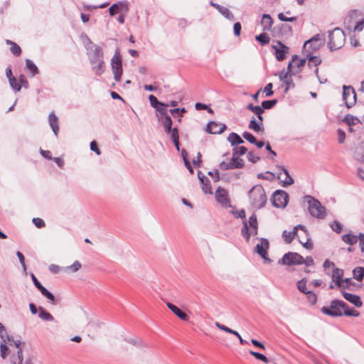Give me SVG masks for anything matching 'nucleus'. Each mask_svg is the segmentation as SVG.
<instances>
[{
    "label": "nucleus",
    "mask_w": 364,
    "mask_h": 364,
    "mask_svg": "<svg viewBox=\"0 0 364 364\" xmlns=\"http://www.w3.org/2000/svg\"><path fill=\"white\" fill-rule=\"evenodd\" d=\"M292 75V72H289V70L287 69V71L285 70H282L280 74H279V80L281 81H282L283 82H287V80L289 78V77H291Z\"/></svg>",
    "instance_id": "obj_44"
},
{
    "label": "nucleus",
    "mask_w": 364,
    "mask_h": 364,
    "mask_svg": "<svg viewBox=\"0 0 364 364\" xmlns=\"http://www.w3.org/2000/svg\"><path fill=\"white\" fill-rule=\"evenodd\" d=\"M7 350H8V347L6 345V343H1L0 345V352H1V356L2 357V358L4 359L7 356Z\"/></svg>",
    "instance_id": "obj_56"
},
{
    "label": "nucleus",
    "mask_w": 364,
    "mask_h": 364,
    "mask_svg": "<svg viewBox=\"0 0 364 364\" xmlns=\"http://www.w3.org/2000/svg\"><path fill=\"white\" fill-rule=\"evenodd\" d=\"M198 178L202 184V189L205 193H212L211 186L210 181L204 175H202L200 172L198 173Z\"/></svg>",
    "instance_id": "obj_23"
},
{
    "label": "nucleus",
    "mask_w": 364,
    "mask_h": 364,
    "mask_svg": "<svg viewBox=\"0 0 364 364\" xmlns=\"http://www.w3.org/2000/svg\"><path fill=\"white\" fill-rule=\"evenodd\" d=\"M272 83H268L264 88V92H265L266 94V96L267 97H270L273 94V91L272 90Z\"/></svg>",
    "instance_id": "obj_63"
},
{
    "label": "nucleus",
    "mask_w": 364,
    "mask_h": 364,
    "mask_svg": "<svg viewBox=\"0 0 364 364\" xmlns=\"http://www.w3.org/2000/svg\"><path fill=\"white\" fill-rule=\"evenodd\" d=\"M305 201L308 203L310 215L318 219H324L326 216V210L321 203L311 196H305Z\"/></svg>",
    "instance_id": "obj_4"
},
{
    "label": "nucleus",
    "mask_w": 364,
    "mask_h": 364,
    "mask_svg": "<svg viewBox=\"0 0 364 364\" xmlns=\"http://www.w3.org/2000/svg\"><path fill=\"white\" fill-rule=\"evenodd\" d=\"M85 46L92 66V70L96 75L100 76L105 71V62L102 48L93 43L90 39H87V43H85Z\"/></svg>",
    "instance_id": "obj_1"
},
{
    "label": "nucleus",
    "mask_w": 364,
    "mask_h": 364,
    "mask_svg": "<svg viewBox=\"0 0 364 364\" xmlns=\"http://www.w3.org/2000/svg\"><path fill=\"white\" fill-rule=\"evenodd\" d=\"M338 142L340 144H343L344 141H345V139H346V133L341 130V129H338Z\"/></svg>",
    "instance_id": "obj_61"
},
{
    "label": "nucleus",
    "mask_w": 364,
    "mask_h": 364,
    "mask_svg": "<svg viewBox=\"0 0 364 364\" xmlns=\"http://www.w3.org/2000/svg\"><path fill=\"white\" fill-rule=\"evenodd\" d=\"M16 255L20 261L21 264L22 265L23 270L26 271V264H25V258H24L23 255L21 252L18 251L16 252Z\"/></svg>",
    "instance_id": "obj_60"
},
{
    "label": "nucleus",
    "mask_w": 364,
    "mask_h": 364,
    "mask_svg": "<svg viewBox=\"0 0 364 364\" xmlns=\"http://www.w3.org/2000/svg\"><path fill=\"white\" fill-rule=\"evenodd\" d=\"M122 65V58L118 51H116L111 60V65Z\"/></svg>",
    "instance_id": "obj_46"
},
{
    "label": "nucleus",
    "mask_w": 364,
    "mask_h": 364,
    "mask_svg": "<svg viewBox=\"0 0 364 364\" xmlns=\"http://www.w3.org/2000/svg\"><path fill=\"white\" fill-rule=\"evenodd\" d=\"M345 122L350 127L349 130L351 132L352 129L350 128V127L358 123L359 120L358 118L354 117L352 115L348 114L345 117Z\"/></svg>",
    "instance_id": "obj_37"
},
{
    "label": "nucleus",
    "mask_w": 364,
    "mask_h": 364,
    "mask_svg": "<svg viewBox=\"0 0 364 364\" xmlns=\"http://www.w3.org/2000/svg\"><path fill=\"white\" fill-rule=\"evenodd\" d=\"M256 40L259 41L262 45H266L269 43L270 38L267 33H262L256 36Z\"/></svg>",
    "instance_id": "obj_36"
},
{
    "label": "nucleus",
    "mask_w": 364,
    "mask_h": 364,
    "mask_svg": "<svg viewBox=\"0 0 364 364\" xmlns=\"http://www.w3.org/2000/svg\"><path fill=\"white\" fill-rule=\"evenodd\" d=\"M306 60V58L299 59L296 55H294L288 64L287 69L289 72H292V75H296L301 70Z\"/></svg>",
    "instance_id": "obj_12"
},
{
    "label": "nucleus",
    "mask_w": 364,
    "mask_h": 364,
    "mask_svg": "<svg viewBox=\"0 0 364 364\" xmlns=\"http://www.w3.org/2000/svg\"><path fill=\"white\" fill-rule=\"evenodd\" d=\"M249 202L255 209H261L267 203V196L262 185H255L248 191Z\"/></svg>",
    "instance_id": "obj_3"
},
{
    "label": "nucleus",
    "mask_w": 364,
    "mask_h": 364,
    "mask_svg": "<svg viewBox=\"0 0 364 364\" xmlns=\"http://www.w3.org/2000/svg\"><path fill=\"white\" fill-rule=\"evenodd\" d=\"M343 297L356 307L362 306V301L359 296L342 291Z\"/></svg>",
    "instance_id": "obj_19"
},
{
    "label": "nucleus",
    "mask_w": 364,
    "mask_h": 364,
    "mask_svg": "<svg viewBox=\"0 0 364 364\" xmlns=\"http://www.w3.org/2000/svg\"><path fill=\"white\" fill-rule=\"evenodd\" d=\"M48 122L54 134L57 136L59 131L58 119L53 112L50 113L48 116Z\"/></svg>",
    "instance_id": "obj_22"
},
{
    "label": "nucleus",
    "mask_w": 364,
    "mask_h": 364,
    "mask_svg": "<svg viewBox=\"0 0 364 364\" xmlns=\"http://www.w3.org/2000/svg\"><path fill=\"white\" fill-rule=\"evenodd\" d=\"M325 43V38L323 35L316 34L304 43L303 51L306 55L312 54L318 50Z\"/></svg>",
    "instance_id": "obj_6"
},
{
    "label": "nucleus",
    "mask_w": 364,
    "mask_h": 364,
    "mask_svg": "<svg viewBox=\"0 0 364 364\" xmlns=\"http://www.w3.org/2000/svg\"><path fill=\"white\" fill-rule=\"evenodd\" d=\"M277 103L276 100H265L262 102V107L264 109H271Z\"/></svg>",
    "instance_id": "obj_47"
},
{
    "label": "nucleus",
    "mask_w": 364,
    "mask_h": 364,
    "mask_svg": "<svg viewBox=\"0 0 364 364\" xmlns=\"http://www.w3.org/2000/svg\"><path fill=\"white\" fill-rule=\"evenodd\" d=\"M168 106V105L163 103V105H158L155 109L160 113L161 117L168 116L166 113V107Z\"/></svg>",
    "instance_id": "obj_53"
},
{
    "label": "nucleus",
    "mask_w": 364,
    "mask_h": 364,
    "mask_svg": "<svg viewBox=\"0 0 364 364\" xmlns=\"http://www.w3.org/2000/svg\"><path fill=\"white\" fill-rule=\"evenodd\" d=\"M328 38V46L331 51L341 48L346 41L344 32L339 28H335L329 31Z\"/></svg>",
    "instance_id": "obj_5"
},
{
    "label": "nucleus",
    "mask_w": 364,
    "mask_h": 364,
    "mask_svg": "<svg viewBox=\"0 0 364 364\" xmlns=\"http://www.w3.org/2000/svg\"><path fill=\"white\" fill-rule=\"evenodd\" d=\"M297 288L299 290L304 294L307 293L309 291L307 290L306 283L301 280L297 282Z\"/></svg>",
    "instance_id": "obj_57"
},
{
    "label": "nucleus",
    "mask_w": 364,
    "mask_h": 364,
    "mask_svg": "<svg viewBox=\"0 0 364 364\" xmlns=\"http://www.w3.org/2000/svg\"><path fill=\"white\" fill-rule=\"evenodd\" d=\"M112 73L114 74V78L115 81L119 82L121 79V76L122 75V65H111Z\"/></svg>",
    "instance_id": "obj_32"
},
{
    "label": "nucleus",
    "mask_w": 364,
    "mask_h": 364,
    "mask_svg": "<svg viewBox=\"0 0 364 364\" xmlns=\"http://www.w3.org/2000/svg\"><path fill=\"white\" fill-rule=\"evenodd\" d=\"M166 306L179 318H181L183 321H188V318L186 314L182 311L176 306L173 305L171 302H167Z\"/></svg>",
    "instance_id": "obj_21"
},
{
    "label": "nucleus",
    "mask_w": 364,
    "mask_h": 364,
    "mask_svg": "<svg viewBox=\"0 0 364 364\" xmlns=\"http://www.w3.org/2000/svg\"><path fill=\"white\" fill-rule=\"evenodd\" d=\"M48 269L53 274H58L60 270H62V268L57 264H52L48 267Z\"/></svg>",
    "instance_id": "obj_62"
},
{
    "label": "nucleus",
    "mask_w": 364,
    "mask_h": 364,
    "mask_svg": "<svg viewBox=\"0 0 364 364\" xmlns=\"http://www.w3.org/2000/svg\"><path fill=\"white\" fill-rule=\"evenodd\" d=\"M26 68L31 71L32 73V76H34L38 73V70L36 65L33 63V62L29 59L26 60Z\"/></svg>",
    "instance_id": "obj_35"
},
{
    "label": "nucleus",
    "mask_w": 364,
    "mask_h": 364,
    "mask_svg": "<svg viewBox=\"0 0 364 364\" xmlns=\"http://www.w3.org/2000/svg\"><path fill=\"white\" fill-rule=\"evenodd\" d=\"M211 6L216 8L219 12L223 15L226 18L232 20L234 18V16L232 12L227 8L220 6L219 4H215L213 2L210 3Z\"/></svg>",
    "instance_id": "obj_24"
},
{
    "label": "nucleus",
    "mask_w": 364,
    "mask_h": 364,
    "mask_svg": "<svg viewBox=\"0 0 364 364\" xmlns=\"http://www.w3.org/2000/svg\"><path fill=\"white\" fill-rule=\"evenodd\" d=\"M278 18L282 21L293 22L295 21L297 18L296 16L287 17L283 13H279L278 14Z\"/></svg>",
    "instance_id": "obj_49"
},
{
    "label": "nucleus",
    "mask_w": 364,
    "mask_h": 364,
    "mask_svg": "<svg viewBox=\"0 0 364 364\" xmlns=\"http://www.w3.org/2000/svg\"><path fill=\"white\" fill-rule=\"evenodd\" d=\"M170 112L173 116H175L176 114H178L179 116H182V114L183 113L186 112V109L184 107L181 108V109L176 108V109H171Z\"/></svg>",
    "instance_id": "obj_59"
},
{
    "label": "nucleus",
    "mask_w": 364,
    "mask_h": 364,
    "mask_svg": "<svg viewBox=\"0 0 364 364\" xmlns=\"http://www.w3.org/2000/svg\"><path fill=\"white\" fill-rule=\"evenodd\" d=\"M343 270L340 268L335 267L332 269L331 276L332 282L335 283V286H341V281L343 279Z\"/></svg>",
    "instance_id": "obj_20"
},
{
    "label": "nucleus",
    "mask_w": 364,
    "mask_h": 364,
    "mask_svg": "<svg viewBox=\"0 0 364 364\" xmlns=\"http://www.w3.org/2000/svg\"><path fill=\"white\" fill-rule=\"evenodd\" d=\"M341 286H337V287H338L341 291H343L345 289H347L349 287V286L352 283V279L350 278H346V279H341Z\"/></svg>",
    "instance_id": "obj_41"
},
{
    "label": "nucleus",
    "mask_w": 364,
    "mask_h": 364,
    "mask_svg": "<svg viewBox=\"0 0 364 364\" xmlns=\"http://www.w3.org/2000/svg\"><path fill=\"white\" fill-rule=\"evenodd\" d=\"M249 228H254L258 227L257 220L255 215L250 217L248 222H247Z\"/></svg>",
    "instance_id": "obj_45"
},
{
    "label": "nucleus",
    "mask_w": 364,
    "mask_h": 364,
    "mask_svg": "<svg viewBox=\"0 0 364 364\" xmlns=\"http://www.w3.org/2000/svg\"><path fill=\"white\" fill-rule=\"evenodd\" d=\"M353 278L360 282L364 277V267H358L353 271Z\"/></svg>",
    "instance_id": "obj_33"
},
{
    "label": "nucleus",
    "mask_w": 364,
    "mask_h": 364,
    "mask_svg": "<svg viewBox=\"0 0 364 364\" xmlns=\"http://www.w3.org/2000/svg\"><path fill=\"white\" fill-rule=\"evenodd\" d=\"M272 47L274 50L277 60L282 61L288 53L289 48L279 41L276 42V44L272 45Z\"/></svg>",
    "instance_id": "obj_13"
},
{
    "label": "nucleus",
    "mask_w": 364,
    "mask_h": 364,
    "mask_svg": "<svg viewBox=\"0 0 364 364\" xmlns=\"http://www.w3.org/2000/svg\"><path fill=\"white\" fill-rule=\"evenodd\" d=\"M289 196L282 190L276 191L272 198V203L274 207L284 208L288 203Z\"/></svg>",
    "instance_id": "obj_8"
},
{
    "label": "nucleus",
    "mask_w": 364,
    "mask_h": 364,
    "mask_svg": "<svg viewBox=\"0 0 364 364\" xmlns=\"http://www.w3.org/2000/svg\"><path fill=\"white\" fill-rule=\"evenodd\" d=\"M10 50L11 52L15 55H19L21 53V49L20 46L17 45L16 43H12Z\"/></svg>",
    "instance_id": "obj_55"
},
{
    "label": "nucleus",
    "mask_w": 364,
    "mask_h": 364,
    "mask_svg": "<svg viewBox=\"0 0 364 364\" xmlns=\"http://www.w3.org/2000/svg\"><path fill=\"white\" fill-rule=\"evenodd\" d=\"M342 240L350 245L355 244L358 241H360V234L358 235H354L351 234H346L342 236Z\"/></svg>",
    "instance_id": "obj_28"
},
{
    "label": "nucleus",
    "mask_w": 364,
    "mask_h": 364,
    "mask_svg": "<svg viewBox=\"0 0 364 364\" xmlns=\"http://www.w3.org/2000/svg\"><path fill=\"white\" fill-rule=\"evenodd\" d=\"M343 100L345 101L347 107L350 108L355 105L356 95L353 88L350 86H343Z\"/></svg>",
    "instance_id": "obj_11"
},
{
    "label": "nucleus",
    "mask_w": 364,
    "mask_h": 364,
    "mask_svg": "<svg viewBox=\"0 0 364 364\" xmlns=\"http://www.w3.org/2000/svg\"><path fill=\"white\" fill-rule=\"evenodd\" d=\"M241 233L242 236L245 238L246 241L248 242L250 240L251 233L249 232V228L247 226V223L246 221L244 222Z\"/></svg>",
    "instance_id": "obj_39"
},
{
    "label": "nucleus",
    "mask_w": 364,
    "mask_h": 364,
    "mask_svg": "<svg viewBox=\"0 0 364 364\" xmlns=\"http://www.w3.org/2000/svg\"><path fill=\"white\" fill-rule=\"evenodd\" d=\"M247 149L246 147L242 146H237L233 149L232 156L239 157L240 156H242V155L245 154L247 153Z\"/></svg>",
    "instance_id": "obj_38"
},
{
    "label": "nucleus",
    "mask_w": 364,
    "mask_h": 364,
    "mask_svg": "<svg viewBox=\"0 0 364 364\" xmlns=\"http://www.w3.org/2000/svg\"><path fill=\"white\" fill-rule=\"evenodd\" d=\"M323 267L324 269L326 270V274L328 275H330L331 274L328 272V269L330 268H331L333 269L336 267L335 264L328 259H326L324 261Z\"/></svg>",
    "instance_id": "obj_50"
},
{
    "label": "nucleus",
    "mask_w": 364,
    "mask_h": 364,
    "mask_svg": "<svg viewBox=\"0 0 364 364\" xmlns=\"http://www.w3.org/2000/svg\"><path fill=\"white\" fill-rule=\"evenodd\" d=\"M304 258L301 255L296 252H288L284 255L280 263L284 265H295L303 264Z\"/></svg>",
    "instance_id": "obj_10"
},
{
    "label": "nucleus",
    "mask_w": 364,
    "mask_h": 364,
    "mask_svg": "<svg viewBox=\"0 0 364 364\" xmlns=\"http://www.w3.org/2000/svg\"><path fill=\"white\" fill-rule=\"evenodd\" d=\"M38 317L46 321H53L54 317L47 311H46L43 307L40 306L38 308Z\"/></svg>",
    "instance_id": "obj_29"
},
{
    "label": "nucleus",
    "mask_w": 364,
    "mask_h": 364,
    "mask_svg": "<svg viewBox=\"0 0 364 364\" xmlns=\"http://www.w3.org/2000/svg\"><path fill=\"white\" fill-rule=\"evenodd\" d=\"M122 10H124L126 12L128 11L129 6L127 1H119L112 4L109 9V12L110 16H113Z\"/></svg>",
    "instance_id": "obj_17"
},
{
    "label": "nucleus",
    "mask_w": 364,
    "mask_h": 364,
    "mask_svg": "<svg viewBox=\"0 0 364 364\" xmlns=\"http://www.w3.org/2000/svg\"><path fill=\"white\" fill-rule=\"evenodd\" d=\"M306 58L309 60V65H310V63H312L315 66H317L321 63V60L320 58L311 55V54L309 55H306Z\"/></svg>",
    "instance_id": "obj_43"
},
{
    "label": "nucleus",
    "mask_w": 364,
    "mask_h": 364,
    "mask_svg": "<svg viewBox=\"0 0 364 364\" xmlns=\"http://www.w3.org/2000/svg\"><path fill=\"white\" fill-rule=\"evenodd\" d=\"M248 128L256 132L264 131V127H262V124L257 122L255 117H252V119L250 120Z\"/></svg>",
    "instance_id": "obj_31"
},
{
    "label": "nucleus",
    "mask_w": 364,
    "mask_h": 364,
    "mask_svg": "<svg viewBox=\"0 0 364 364\" xmlns=\"http://www.w3.org/2000/svg\"><path fill=\"white\" fill-rule=\"evenodd\" d=\"M242 136L244 137V139H245L247 141H248L251 144L256 143L255 137L250 132H245L242 134Z\"/></svg>",
    "instance_id": "obj_54"
},
{
    "label": "nucleus",
    "mask_w": 364,
    "mask_h": 364,
    "mask_svg": "<svg viewBox=\"0 0 364 364\" xmlns=\"http://www.w3.org/2000/svg\"><path fill=\"white\" fill-rule=\"evenodd\" d=\"M228 141L231 144L232 146L240 144L244 142L242 139L237 134L234 132L229 134Z\"/></svg>",
    "instance_id": "obj_30"
},
{
    "label": "nucleus",
    "mask_w": 364,
    "mask_h": 364,
    "mask_svg": "<svg viewBox=\"0 0 364 364\" xmlns=\"http://www.w3.org/2000/svg\"><path fill=\"white\" fill-rule=\"evenodd\" d=\"M306 294L307 295V299H308L309 302L311 305L314 304L316 302L317 296L311 291H309L307 293H306Z\"/></svg>",
    "instance_id": "obj_51"
},
{
    "label": "nucleus",
    "mask_w": 364,
    "mask_h": 364,
    "mask_svg": "<svg viewBox=\"0 0 364 364\" xmlns=\"http://www.w3.org/2000/svg\"><path fill=\"white\" fill-rule=\"evenodd\" d=\"M259 242L255 247V252L258 254L264 260V263L269 264L272 260L267 257V250L269 247V242L266 238H259Z\"/></svg>",
    "instance_id": "obj_7"
},
{
    "label": "nucleus",
    "mask_w": 364,
    "mask_h": 364,
    "mask_svg": "<svg viewBox=\"0 0 364 364\" xmlns=\"http://www.w3.org/2000/svg\"><path fill=\"white\" fill-rule=\"evenodd\" d=\"M215 199L217 202L224 208L231 207L230 198L228 191L222 187H218L215 191Z\"/></svg>",
    "instance_id": "obj_9"
},
{
    "label": "nucleus",
    "mask_w": 364,
    "mask_h": 364,
    "mask_svg": "<svg viewBox=\"0 0 364 364\" xmlns=\"http://www.w3.org/2000/svg\"><path fill=\"white\" fill-rule=\"evenodd\" d=\"M31 279L33 282L35 287L41 291V293L46 297L49 301H52L54 304L55 296L53 294L48 291L36 279L33 274H31Z\"/></svg>",
    "instance_id": "obj_15"
},
{
    "label": "nucleus",
    "mask_w": 364,
    "mask_h": 364,
    "mask_svg": "<svg viewBox=\"0 0 364 364\" xmlns=\"http://www.w3.org/2000/svg\"><path fill=\"white\" fill-rule=\"evenodd\" d=\"M149 100L151 105L154 108L157 107L158 105H163V103L159 102L157 98L152 95L149 96Z\"/></svg>",
    "instance_id": "obj_52"
},
{
    "label": "nucleus",
    "mask_w": 364,
    "mask_h": 364,
    "mask_svg": "<svg viewBox=\"0 0 364 364\" xmlns=\"http://www.w3.org/2000/svg\"><path fill=\"white\" fill-rule=\"evenodd\" d=\"M330 227L333 231H335L337 233H340L343 230L342 224L337 220H334L333 223H331L330 224Z\"/></svg>",
    "instance_id": "obj_40"
},
{
    "label": "nucleus",
    "mask_w": 364,
    "mask_h": 364,
    "mask_svg": "<svg viewBox=\"0 0 364 364\" xmlns=\"http://www.w3.org/2000/svg\"><path fill=\"white\" fill-rule=\"evenodd\" d=\"M32 221L34 223V225L38 228H43L45 226V222L39 218H33Z\"/></svg>",
    "instance_id": "obj_58"
},
{
    "label": "nucleus",
    "mask_w": 364,
    "mask_h": 364,
    "mask_svg": "<svg viewBox=\"0 0 364 364\" xmlns=\"http://www.w3.org/2000/svg\"><path fill=\"white\" fill-rule=\"evenodd\" d=\"M250 354H251L252 355H253L257 359L260 360H262V362H264L265 363H267L269 362V360L267 359V358L265 355H264L263 354H262V353L250 350Z\"/></svg>",
    "instance_id": "obj_42"
},
{
    "label": "nucleus",
    "mask_w": 364,
    "mask_h": 364,
    "mask_svg": "<svg viewBox=\"0 0 364 364\" xmlns=\"http://www.w3.org/2000/svg\"><path fill=\"white\" fill-rule=\"evenodd\" d=\"M278 168L280 170L278 173V178L283 183V186L292 185L294 181L289 171L284 166H279Z\"/></svg>",
    "instance_id": "obj_14"
},
{
    "label": "nucleus",
    "mask_w": 364,
    "mask_h": 364,
    "mask_svg": "<svg viewBox=\"0 0 364 364\" xmlns=\"http://www.w3.org/2000/svg\"><path fill=\"white\" fill-rule=\"evenodd\" d=\"M226 129L223 124L210 122L206 126V131L212 134H221Z\"/></svg>",
    "instance_id": "obj_16"
},
{
    "label": "nucleus",
    "mask_w": 364,
    "mask_h": 364,
    "mask_svg": "<svg viewBox=\"0 0 364 364\" xmlns=\"http://www.w3.org/2000/svg\"><path fill=\"white\" fill-rule=\"evenodd\" d=\"M219 166H220V169H222V170L232 169V164L230 163V161H229V162L222 161Z\"/></svg>",
    "instance_id": "obj_64"
},
{
    "label": "nucleus",
    "mask_w": 364,
    "mask_h": 364,
    "mask_svg": "<svg viewBox=\"0 0 364 364\" xmlns=\"http://www.w3.org/2000/svg\"><path fill=\"white\" fill-rule=\"evenodd\" d=\"M159 120L161 122L164 127V130L167 134H170L172 127V120L169 116L160 117Z\"/></svg>",
    "instance_id": "obj_27"
},
{
    "label": "nucleus",
    "mask_w": 364,
    "mask_h": 364,
    "mask_svg": "<svg viewBox=\"0 0 364 364\" xmlns=\"http://www.w3.org/2000/svg\"><path fill=\"white\" fill-rule=\"evenodd\" d=\"M9 84L11 87L15 90V91H20L21 86L17 82L16 79L14 77L12 78H10L9 80Z\"/></svg>",
    "instance_id": "obj_48"
},
{
    "label": "nucleus",
    "mask_w": 364,
    "mask_h": 364,
    "mask_svg": "<svg viewBox=\"0 0 364 364\" xmlns=\"http://www.w3.org/2000/svg\"><path fill=\"white\" fill-rule=\"evenodd\" d=\"M82 267L81 263L76 260L71 265L62 268V270L67 274L75 273L77 272Z\"/></svg>",
    "instance_id": "obj_25"
},
{
    "label": "nucleus",
    "mask_w": 364,
    "mask_h": 364,
    "mask_svg": "<svg viewBox=\"0 0 364 364\" xmlns=\"http://www.w3.org/2000/svg\"><path fill=\"white\" fill-rule=\"evenodd\" d=\"M299 228H300L304 231V227L301 225H298L295 226L292 231H287V230L283 231L282 237L287 243H291L292 242V240H294V238L295 237V236L296 235V232Z\"/></svg>",
    "instance_id": "obj_18"
},
{
    "label": "nucleus",
    "mask_w": 364,
    "mask_h": 364,
    "mask_svg": "<svg viewBox=\"0 0 364 364\" xmlns=\"http://www.w3.org/2000/svg\"><path fill=\"white\" fill-rule=\"evenodd\" d=\"M321 311L325 314L334 317L341 316L343 314L354 317H358L360 315L358 311L350 309L344 301L338 299L333 300L329 307H322Z\"/></svg>",
    "instance_id": "obj_2"
},
{
    "label": "nucleus",
    "mask_w": 364,
    "mask_h": 364,
    "mask_svg": "<svg viewBox=\"0 0 364 364\" xmlns=\"http://www.w3.org/2000/svg\"><path fill=\"white\" fill-rule=\"evenodd\" d=\"M230 163L232 166V169L234 168H241L244 166V161L243 159L232 156V159L230 160Z\"/></svg>",
    "instance_id": "obj_34"
},
{
    "label": "nucleus",
    "mask_w": 364,
    "mask_h": 364,
    "mask_svg": "<svg viewBox=\"0 0 364 364\" xmlns=\"http://www.w3.org/2000/svg\"><path fill=\"white\" fill-rule=\"evenodd\" d=\"M261 24L264 31H270L273 24V20L269 14H263Z\"/></svg>",
    "instance_id": "obj_26"
}]
</instances>
